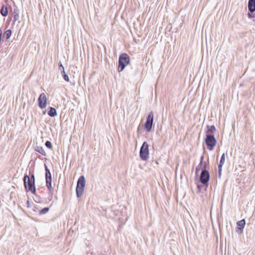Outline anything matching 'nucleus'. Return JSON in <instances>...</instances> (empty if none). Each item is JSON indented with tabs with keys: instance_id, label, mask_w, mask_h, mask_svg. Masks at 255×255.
<instances>
[{
	"instance_id": "obj_1",
	"label": "nucleus",
	"mask_w": 255,
	"mask_h": 255,
	"mask_svg": "<svg viewBox=\"0 0 255 255\" xmlns=\"http://www.w3.org/2000/svg\"><path fill=\"white\" fill-rule=\"evenodd\" d=\"M206 128L205 141L208 149L212 150L217 143V140L215 137L216 129L214 125H207Z\"/></svg>"
},
{
	"instance_id": "obj_2",
	"label": "nucleus",
	"mask_w": 255,
	"mask_h": 255,
	"mask_svg": "<svg viewBox=\"0 0 255 255\" xmlns=\"http://www.w3.org/2000/svg\"><path fill=\"white\" fill-rule=\"evenodd\" d=\"M130 62V57L127 53L121 54L119 58L118 61V68L119 72L123 71L127 65H128Z\"/></svg>"
},
{
	"instance_id": "obj_3",
	"label": "nucleus",
	"mask_w": 255,
	"mask_h": 255,
	"mask_svg": "<svg viewBox=\"0 0 255 255\" xmlns=\"http://www.w3.org/2000/svg\"><path fill=\"white\" fill-rule=\"evenodd\" d=\"M85 178L83 175L80 176L78 179L77 186L76 188V196L77 198H80L83 195L85 187Z\"/></svg>"
},
{
	"instance_id": "obj_4",
	"label": "nucleus",
	"mask_w": 255,
	"mask_h": 255,
	"mask_svg": "<svg viewBox=\"0 0 255 255\" xmlns=\"http://www.w3.org/2000/svg\"><path fill=\"white\" fill-rule=\"evenodd\" d=\"M45 178H46V185L48 190V193L50 195L51 198L52 199V195L53 194V189L52 187V176L50 170L48 168L46 165L45 164Z\"/></svg>"
},
{
	"instance_id": "obj_5",
	"label": "nucleus",
	"mask_w": 255,
	"mask_h": 255,
	"mask_svg": "<svg viewBox=\"0 0 255 255\" xmlns=\"http://www.w3.org/2000/svg\"><path fill=\"white\" fill-rule=\"evenodd\" d=\"M154 115L152 112H150L147 115L146 121L142 126L143 128L146 130L147 132H149L151 130L153 124Z\"/></svg>"
},
{
	"instance_id": "obj_6",
	"label": "nucleus",
	"mask_w": 255,
	"mask_h": 255,
	"mask_svg": "<svg viewBox=\"0 0 255 255\" xmlns=\"http://www.w3.org/2000/svg\"><path fill=\"white\" fill-rule=\"evenodd\" d=\"M149 145L147 142L144 141L141 145L139 151L140 158L143 161L147 160L149 158Z\"/></svg>"
},
{
	"instance_id": "obj_7",
	"label": "nucleus",
	"mask_w": 255,
	"mask_h": 255,
	"mask_svg": "<svg viewBox=\"0 0 255 255\" xmlns=\"http://www.w3.org/2000/svg\"><path fill=\"white\" fill-rule=\"evenodd\" d=\"M210 177L209 172L207 170L202 169L200 176V180L201 183L207 187Z\"/></svg>"
},
{
	"instance_id": "obj_8",
	"label": "nucleus",
	"mask_w": 255,
	"mask_h": 255,
	"mask_svg": "<svg viewBox=\"0 0 255 255\" xmlns=\"http://www.w3.org/2000/svg\"><path fill=\"white\" fill-rule=\"evenodd\" d=\"M23 180L26 191L32 193V176H30L25 174Z\"/></svg>"
},
{
	"instance_id": "obj_9",
	"label": "nucleus",
	"mask_w": 255,
	"mask_h": 255,
	"mask_svg": "<svg viewBox=\"0 0 255 255\" xmlns=\"http://www.w3.org/2000/svg\"><path fill=\"white\" fill-rule=\"evenodd\" d=\"M38 106L41 109L45 108L47 105V98L44 93H41L38 99Z\"/></svg>"
},
{
	"instance_id": "obj_10",
	"label": "nucleus",
	"mask_w": 255,
	"mask_h": 255,
	"mask_svg": "<svg viewBox=\"0 0 255 255\" xmlns=\"http://www.w3.org/2000/svg\"><path fill=\"white\" fill-rule=\"evenodd\" d=\"M245 225L246 222L245 219H242L241 221L237 222V228L236 232L239 234L242 233L243 232V229L245 228Z\"/></svg>"
},
{
	"instance_id": "obj_11",
	"label": "nucleus",
	"mask_w": 255,
	"mask_h": 255,
	"mask_svg": "<svg viewBox=\"0 0 255 255\" xmlns=\"http://www.w3.org/2000/svg\"><path fill=\"white\" fill-rule=\"evenodd\" d=\"M248 8L250 12L252 13L255 11V0H249Z\"/></svg>"
},
{
	"instance_id": "obj_12",
	"label": "nucleus",
	"mask_w": 255,
	"mask_h": 255,
	"mask_svg": "<svg viewBox=\"0 0 255 255\" xmlns=\"http://www.w3.org/2000/svg\"><path fill=\"white\" fill-rule=\"evenodd\" d=\"M48 110L47 114L49 116L51 117H55L57 116V111L54 108L50 107L48 108Z\"/></svg>"
},
{
	"instance_id": "obj_13",
	"label": "nucleus",
	"mask_w": 255,
	"mask_h": 255,
	"mask_svg": "<svg viewBox=\"0 0 255 255\" xmlns=\"http://www.w3.org/2000/svg\"><path fill=\"white\" fill-rule=\"evenodd\" d=\"M7 7L4 4H2L0 7V13L3 16H6L8 14Z\"/></svg>"
},
{
	"instance_id": "obj_14",
	"label": "nucleus",
	"mask_w": 255,
	"mask_h": 255,
	"mask_svg": "<svg viewBox=\"0 0 255 255\" xmlns=\"http://www.w3.org/2000/svg\"><path fill=\"white\" fill-rule=\"evenodd\" d=\"M12 34V31L11 29L6 30L3 35V37L5 38L6 40H8Z\"/></svg>"
},
{
	"instance_id": "obj_15",
	"label": "nucleus",
	"mask_w": 255,
	"mask_h": 255,
	"mask_svg": "<svg viewBox=\"0 0 255 255\" xmlns=\"http://www.w3.org/2000/svg\"><path fill=\"white\" fill-rule=\"evenodd\" d=\"M35 150L36 151L41 153L43 155H46V153H45L43 148L41 146L35 147Z\"/></svg>"
},
{
	"instance_id": "obj_16",
	"label": "nucleus",
	"mask_w": 255,
	"mask_h": 255,
	"mask_svg": "<svg viewBox=\"0 0 255 255\" xmlns=\"http://www.w3.org/2000/svg\"><path fill=\"white\" fill-rule=\"evenodd\" d=\"M225 153H223L221 157V159H220L218 166L222 167L225 163Z\"/></svg>"
},
{
	"instance_id": "obj_17",
	"label": "nucleus",
	"mask_w": 255,
	"mask_h": 255,
	"mask_svg": "<svg viewBox=\"0 0 255 255\" xmlns=\"http://www.w3.org/2000/svg\"><path fill=\"white\" fill-rule=\"evenodd\" d=\"M61 74L62 75L63 79L66 81V82H69V78L67 74L65 73V71H62L61 72Z\"/></svg>"
},
{
	"instance_id": "obj_18",
	"label": "nucleus",
	"mask_w": 255,
	"mask_h": 255,
	"mask_svg": "<svg viewBox=\"0 0 255 255\" xmlns=\"http://www.w3.org/2000/svg\"><path fill=\"white\" fill-rule=\"evenodd\" d=\"M49 210V208L48 207H45L42 209L39 210V215L45 214L47 213Z\"/></svg>"
},
{
	"instance_id": "obj_19",
	"label": "nucleus",
	"mask_w": 255,
	"mask_h": 255,
	"mask_svg": "<svg viewBox=\"0 0 255 255\" xmlns=\"http://www.w3.org/2000/svg\"><path fill=\"white\" fill-rule=\"evenodd\" d=\"M13 17V21L14 22L16 21L19 17L18 14L16 12L15 9H14Z\"/></svg>"
},
{
	"instance_id": "obj_20",
	"label": "nucleus",
	"mask_w": 255,
	"mask_h": 255,
	"mask_svg": "<svg viewBox=\"0 0 255 255\" xmlns=\"http://www.w3.org/2000/svg\"><path fill=\"white\" fill-rule=\"evenodd\" d=\"M58 67H58L59 70L60 71V72H61L62 71H65L64 67L63 66L62 62L61 61H60L58 63Z\"/></svg>"
},
{
	"instance_id": "obj_21",
	"label": "nucleus",
	"mask_w": 255,
	"mask_h": 255,
	"mask_svg": "<svg viewBox=\"0 0 255 255\" xmlns=\"http://www.w3.org/2000/svg\"><path fill=\"white\" fill-rule=\"evenodd\" d=\"M45 145L47 148H48L49 149H51L52 147V143L50 141H48V140L46 141L45 142Z\"/></svg>"
},
{
	"instance_id": "obj_22",
	"label": "nucleus",
	"mask_w": 255,
	"mask_h": 255,
	"mask_svg": "<svg viewBox=\"0 0 255 255\" xmlns=\"http://www.w3.org/2000/svg\"><path fill=\"white\" fill-rule=\"evenodd\" d=\"M209 168V161H208L207 162H205L204 166H203V169L207 170Z\"/></svg>"
},
{
	"instance_id": "obj_23",
	"label": "nucleus",
	"mask_w": 255,
	"mask_h": 255,
	"mask_svg": "<svg viewBox=\"0 0 255 255\" xmlns=\"http://www.w3.org/2000/svg\"><path fill=\"white\" fill-rule=\"evenodd\" d=\"M222 170V167L218 166V176H219V178H220L221 176Z\"/></svg>"
},
{
	"instance_id": "obj_24",
	"label": "nucleus",
	"mask_w": 255,
	"mask_h": 255,
	"mask_svg": "<svg viewBox=\"0 0 255 255\" xmlns=\"http://www.w3.org/2000/svg\"><path fill=\"white\" fill-rule=\"evenodd\" d=\"M36 192L35 184H34V176L33 175V194H35Z\"/></svg>"
},
{
	"instance_id": "obj_25",
	"label": "nucleus",
	"mask_w": 255,
	"mask_h": 255,
	"mask_svg": "<svg viewBox=\"0 0 255 255\" xmlns=\"http://www.w3.org/2000/svg\"><path fill=\"white\" fill-rule=\"evenodd\" d=\"M248 16L249 18H252L255 17V14H253V13L252 12H248Z\"/></svg>"
},
{
	"instance_id": "obj_26",
	"label": "nucleus",
	"mask_w": 255,
	"mask_h": 255,
	"mask_svg": "<svg viewBox=\"0 0 255 255\" xmlns=\"http://www.w3.org/2000/svg\"><path fill=\"white\" fill-rule=\"evenodd\" d=\"M204 158V155H202L200 158V162L199 163V166H202Z\"/></svg>"
},
{
	"instance_id": "obj_27",
	"label": "nucleus",
	"mask_w": 255,
	"mask_h": 255,
	"mask_svg": "<svg viewBox=\"0 0 255 255\" xmlns=\"http://www.w3.org/2000/svg\"><path fill=\"white\" fill-rule=\"evenodd\" d=\"M202 166H199V164L198 165L197 167L196 168V174H198V172L200 171L201 167Z\"/></svg>"
},
{
	"instance_id": "obj_28",
	"label": "nucleus",
	"mask_w": 255,
	"mask_h": 255,
	"mask_svg": "<svg viewBox=\"0 0 255 255\" xmlns=\"http://www.w3.org/2000/svg\"><path fill=\"white\" fill-rule=\"evenodd\" d=\"M197 193H199L201 192L202 186L201 185L198 184L197 186Z\"/></svg>"
},
{
	"instance_id": "obj_29",
	"label": "nucleus",
	"mask_w": 255,
	"mask_h": 255,
	"mask_svg": "<svg viewBox=\"0 0 255 255\" xmlns=\"http://www.w3.org/2000/svg\"><path fill=\"white\" fill-rule=\"evenodd\" d=\"M26 205L28 208L30 207V202L29 201V198H28V200L26 201Z\"/></svg>"
},
{
	"instance_id": "obj_30",
	"label": "nucleus",
	"mask_w": 255,
	"mask_h": 255,
	"mask_svg": "<svg viewBox=\"0 0 255 255\" xmlns=\"http://www.w3.org/2000/svg\"><path fill=\"white\" fill-rule=\"evenodd\" d=\"M34 200L36 202H37V203H40L41 202L40 201V199L39 198V197H36L35 199H34Z\"/></svg>"
},
{
	"instance_id": "obj_31",
	"label": "nucleus",
	"mask_w": 255,
	"mask_h": 255,
	"mask_svg": "<svg viewBox=\"0 0 255 255\" xmlns=\"http://www.w3.org/2000/svg\"><path fill=\"white\" fill-rule=\"evenodd\" d=\"M33 211H34L35 212H36V211H38L39 212V208L36 206H34V208L33 209Z\"/></svg>"
},
{
	"instance_id": "obj_32",
	"label": "nucleus",
	"mask_w": 255,
	"mask_h": 255,
	"mask_svg": "<svg viewBox=\"0 0 255 255\" xmlns=\"http://www.w3.org/2000/svg\"><path fill=\"white\" fill-rule=\"evenodd\" d=\"M32 167V165H31L30 167H29V175L30 176H32L31 175V167Z\"/></svg>"
},
{
	"instance_id": "obj_33",
	"label": "nucleus",
	"mask_w": 255,
	"mask_h": 255,
	"mask_svg": "<svg viewBox=\"0 0 255 255\" xmlns=\"http://www.w3.org/2000/svg\"><path fill=\"white\" fill-rule=\"evenodd\" d=\"M32 167V165H31L30 167H29V175L30 176H32L31 175V167Z\"/></svg>"
},
{
	"instance_id": "obj_34",
	"label": "nucleus",
	"mask_w": 255,
	"mask_h": 255,
	"mask_svg": "<svg viewBox=\"0 0 255 255\" xmlns=\"http://www.w3.org/2000/svg\"><path fill=\"white\" fill-rule=\"evenodd\" d=\"M2 34V31L1 28H0V37H1Z\"/></svg>"
},
{
	"instance_id": "obj_35",
	"label": "nucleus",
	"mask_w": 255,
	"mask_h": 255,
	"mask_svg": "<svg viewBox=\"0 0 255 255\" xmlns=\"http://www.w3.org/2000/svg\"><path fill=\"white\" fill-rule=\"evenodd\" d=\"M46 112V111H44V112H43V115L45 114Z\"/></svg>"
},
{
	"instance_id": "obj_36",
	"label": "nucleus",
	"mask_w": 255,
	"mask_h": 255,
	"mask_svg": "<svg viewBox=\"0 0 255 255\" xmlns=\"http://www.w3.org/2000/svg\"><path fill=\"white\" fill-rule=\"evenodd\" d=\"M1 37H0V43L1 42Z\"/></svg>"
},
{
	"instance_id": "obj_37",
	"label": "nucleus",
	"mask_w": 255,
	"mask_h": 255,
	"mask_svg": "<svg viewBox=\"0 0 255 255\" xmlns=\"http://www.w3.org/2000/svg\"><path fill=\"white\" fill-rule=\"evenodd\" d=\"M32 161V159L30 160V162H29V165L30 164L31 162Z\"/></svg>"
}]
</instances>
